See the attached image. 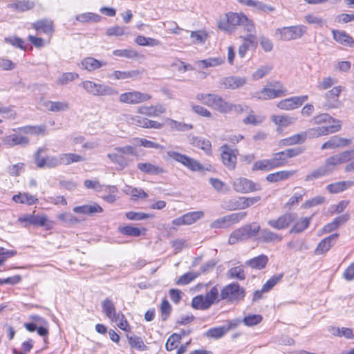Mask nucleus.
<instances>
[{
	"label": "nucleus",
	"mask_w": 354,
	"mask_h": 354,
	"mask_svg": "<svg viewBox=\"0 0 354 354\" xmlns=\"http://www.w3.org/2000/svg\"><path fill=\"white\" fill-rule=\"evenodd\" d=\"M197 100L202 104L223 114L231 112L232 103L225 100L221 95L214 93H198Z\"/></svg>",
	"instance_id": "1"
},
{
	"label": "nucleus",
	"mask_w": 354,
	"mask_h": 354,
	"mask_svg": "<svg viewBox=\"0 0 354 354\" xmlns=\"http://www.w3.org/2000/svg\"><path fill=\"white\" fill-rule=\"evenodd\" d=\"M80 86L88 93L94 96H115L118 95V91L115 88L104 84H97L86 80L80 84Z\"/></svg>",
	"instance_id": "2"
},
{
	"label": "nucleus",
	"mask_w": 354,
	"mask_h": 354,
	"mask_svg": "<svg viewBox=\"0 0 354 354\" xmlns=\"http://www.w3.org/2000/svg\"><path fill=\"white\" fill-rule=\"evenodd\" d=\"M167 155L169 158L180 163L192 171H202L205 169L203 165L198 160L176 151H167Z\"/></svg>",
	"instance_id": "3"
},
{
	"label": "nucleus",
	"mask_w": 354,
	"mask_h": 354,
	"mask_svg": "<svg viewBox=\"0 0 354 354\" xmlns=\"http://www.w3.org/2000/svg\"><path fill=\"white\" fill-rule=\"evenodd\" d=\"M218 289L214 286L205 296L198 295L192 299V306L196 309L206 310L209 308L217 299Z\"/></svg>",
	"instance_id": "4"
},
{
	"label": "nucleus",
	"mask_w": 354,
	"mask_h": 354,
	"mask_svg": "<svg viewBox=\"0 0 354 354\" xmlns=\"http://www.w3.org/2000/svg\"><path fill=\"white\" fill-rule=\"evenodd\" d=\"M307 30L303 25L283 27L276 30V35L283 41H290L301 38Z\"/></svg>",
	"instance_id": "5"
},
{
	"label": "nucleus",
	"mask_w": 354,
	"mask_h": 354,
	"mask_svg": "<svg viewBox=\"0 0 354 354\" xmlns=\"http://www.w3.org/2000/svg\"><path fill=\"white\" fill-rule=\"evenodd\" d=\"M243 14L229 12L223 17L218 21V28L221 30L231 34L235 30L236 26H241Z\"/></svg>",
	"instance_id": "6"
},
{
	"label": "nucleus",
	"mask_w": 354,
	"mask_h": 354,
	"mask_svg": "<svg viewBox=\"0 0 354 354\" xmlns=\"http://www.w3.org/2000/svg\"><path fill=\"white\" fill-rule=\"evenodd\" d=\"M353 158L354 151H344L326 158L324 165L329 170V173L332 174L336 166L347 162Z\"/></svg>",
	"instance_id": "7"
},
{
	"label": "nucleus",
	"mask_w": 354,
	"mask_h": 354,
	"mask_svg": "<svg viewBox=\"0 0 354 354\" xmlns=\"http://www.w3.org/2000/svg\"><path fill=\"white\" fill-rule=\"evenodd\" d=\"M245 297V290L238 283H232L224 287L221 291V299L230 301H239Z\"/></svg>",
	"instance_id": "8"
},
{
	"label": "nucleus",
	"mask_w": 354,
	"mask_h": 354,
	"mask_svg": "<svg viewBox=\"0 0 354 354\" xmlns=\"http://www.w3.org/2000/svg\"><path fill=\"white\" fill-rule=\"evenodd\" d=\"M47 149L45 147H40L37 149L35 153V162L38 167H48V168H54L60 165L61 162V154L59 156H47L46 158H43L40 156V154L43 152H46Z\"/></svg>",
	"instance_id": "9"
},
{
	"label": "nucleus",
	"mask_w": 354,
	"mask_h": 354,
	"mask_svg": "<svg viewBox=\"0 0 354 354\" xmlns=\"http://www.w3.org/2000/svg\"><path fill=\"white\" fill-rule=\"evenodd\" d=\"M270 85L274 88L264 87L260 92L256 93L254 97L266 100L281 97L286 92L280 82H276L274 84H271Z\"/></svg>",
	"instance_id": "10"
},
{
	"label": "nucleus",
	"mask_w": 354,
	"mask_h": 354,
	"mask_svg": "<svg viewBox=\"0 0 354 354\" xmlns=\"http://www.w3.org/2000/svg\"><path fill=\"white\" fill-rule=\"evenodd\" d=\"M297 219V214L295 213H285L277 218L270 219L268 225L277 230H286Z\"/></svg>",
	"instance_id": "11"
},
{
	"label": "nucleus",
	"mask_w": 354,
	"mask_h": 354,
	"mask_svg": "<svg viewBox=\"0 0 354 354\" xmlns=\"http://www.w3.org/2000/svg\"><path fill=\"white\" fill-rule=\"evenodd\" d=\"M151 98V96L148 93L133 91L122 93L119 97V100L122 103L136 104L147 102Z\"/></svg>",
	"instance_id": "12"
},
{
	"label": "nucleus",
	"mask_w": 354,
	"mask_h": 354,
	"mask_svg": "<svg viewBox=\"0 0 354 354\" xmlns=\"http://www.w3.org/2000/svg\"><path fill=\"white\" fill-rule=\"evenodd\" d=\"M340 129L341 121H336V124L310 128L304 131V133H306V138H314L337 132Z\"/></svg>",
	"instance_id": "13"
},
{
	"label": "nucleus",
	"mask_w": 354,
	"mask_h": 354,
	"mask_svg": "<svg viewBox=\"0 0 354 354\" xmlns=\"http://www.w3.org/2000/svg\"><path fill=\"white\" fill-rule=\"evenodd\" d=\"M221 159L225 167L229 170H234L236 167L237 160V149H232L227 145L221 147Z\"/></svg>",
	"instance_id": "14"
},
{
	"label": "nucleus",
	"mask_w": 354,
	"mask_h": 354,
	"mask_svg": "<svg viewBox=\"0 0 354 354\" xmlns=\"http://www.w3.org/2000/svg\"><path fill=\"white\" fill-rule=\"evenodd\" d=\"M232 186L233 189L239 193H250L261 189L259 185L243 177L236 178L233 181Z\"/></svg>",
	"instance_id": "15"
},
{
	"label": "nucleus",
	"mask_w": 354,
	"mask_h": 354,
	"mask_svg": "<svg viewBox=\"0 0 354 354\" xmlns=\"http://www.w3.org/2000/svg\"><path fill=\"white\" fill-rule=\"evenodd\" d=\"M342 88L340 86H335L325 93L324 106L326 109H338L342 106V102L339 100Z\"/></svg>",
	"instance_id": "16"
},
{
	"label": "nucleus",
	"mask_w": 354,
	"mask_h": 354,
	"mask_svg": "<svg viewBox=\"0 0 354 354\" xmlns=\"http://www.w3.org/2000/svg\"><path fill=\"white\" fill-rule=\"evenodd\" d=\"M247 82L245 77L229 76L222 77L219 81L220 87L224 89H236L244 86Z\"/></svg>",
	"instance_id": "17"
},
{
	"label": "nucleus",
	"mask_w": 354,
	"mask_h": 354,
	"mask_svg": "<svg viewBox=\"0 0 354 354\" xmlns=\"http://www.w3.org/2000/svg\"><path fill=\"white\" fill-rule=\"evenodd\" d=\"M3 143L10 147L15 146L25 147L29 143V138L27 136L18 133H12L6 136L2 139Z\"/></svg>",
	"instance_id": "18"
},
{
	"label": "nucleus",
	"mask_w": 354,
	"mask_h": 354,
	"mask_svg": "<svg viewBox=\"0 0 354 354\" xmlns=\"http://www.w3.org/2000/svg\"><path fill=\"white\" fill-rule=\"evenodd\" d=\"M351 143V140L349 139L344 138L338 136H334L323 143L321 147L322 149H333L336 148L345 147L348 146Z\"/></svg>",
	"instance_id": "19"
},
{
	"label": "nucleus",
	"mask_w": 354,
	"mask_h": 354,
	"mask_svg": "<svg viewBox=\"0 0 354 354\" xmlns=\"http://www.w3.org/2000/svg\"><path fill=\"white\" fill-rule=\"evenodd\" d=\"M103 313L112 322H116L120 317V312L117 313L113 302L109 298H106L102 302Z\"/></svg>",
	"instance_id": "20"
},
{
	"label": "nucleus",
	"mask_w": 354,
	"mask_h": 354,
	"mask_svg": "<svg viewBox=\"0 0 354 354\" xmlns=\"http://www.w3.org/2000/svg\"><path fill=\"white\" fill-rule=\"evenodd\" d=\"M166 111L164 104H156L154 106H142L138 109V113L149 117H157Z\"/></svg>",
	"instance_id": "21"
},
{
	"label": "nucleus",
	"mask_w": 354,
	"mask_h": 354,
	"mask_svg": "<svg viewBox=\"0 0 354 354\" xmlns=\"http://www.w3.org/2000/svg\"><path fill=\"white\" fill-rule=\"evenodd\" d=\"M42 105L46 110L54 113L64 112L70 108L69 104L66 101L46 100L43 102Z\"/></svg>",
	"instance_id": "22"
},
{
	"label": "nucleus",
	"mask_w": 354,
	"mask_h": 354,
	"mask_svg": "<svg viewBox=\"0 0 354 354\" xmlns=\"http://www.w3.org/2000/svg\"><path fill=\"white\" fill-rule=\"evenodd\" d=\"M18 220L21 223H25V227H27L28 225L43 227L46 223L47 217L46 216L26 214L24 216L19 217Z\"/></svg>",
	"instance_id": "23"
},
{
	"label": "nucleus",
	"mask_w": 354,
	"mask_h": 354,
	"mask_svg": "<svg viewBox=\"0 0 354 354\" xmlns=\"http://www.w3.org/2000/svg\"><path fill=\"white\" fill-rule=\"evenodd\" d=\"M332 33L333 39L339 44L350 48H354V39L345 31L333 30Z\"/></svg>",
	"instance_id": "24"
},
{
	"label": "nucleus",
	"mask_w": 354,
	"mask_h": 354,
	"mask_svg": "<svg viewBox=\"0 0 354 354\" xmlns=\"http://www.w3.org/2000/svg\"><path fill=\"white\" fill-rule=\"evenodd\" d=\"M339 234H333L322 240L315 249L316 254H322L328 252L333 245L335 244Z\"/></svg>",
	"instance_id": "25"
},
{
	"label": "nucleus",
	"mask_w": 354,
	"mask_h": 354,
	"mask_svg": "<svg viewBox=\"0 0 354 354\" xmlns=\"http://www.w3.org/2000/svg\"><path fill=\"white\" fill-rule=\"evenodd\" d=\"M137 167L142 173L149 175H160L165 171L160 166L150 162H139Z\"/></svg>",
	"instance_id": "26"
},
{
	"label": "nucleus",
	"mask_w": 354,
	"mask_h": 354,
	"mask_svg": "<svg viewBox=\"0 0 354 354\" xmlns=\"http://www.w3.org/2000/svg\"><path fill=\"white\" fill-rule=\"evenodd\" d=\"M271 121L277 127V131L281 128L288 127L296 121V118L287 115H273Z\"/></svg>",
	"instance_id": "27"
},
{
	"label": "nucleus",
	"mask_w": 354,
	"mask_h": 354,
	"mask_svg": "<svg viewBox=\"0 0 354 354\" xmlns=\"http://www.w3.org/2000/svg\"><path fill=\"white\" fill-rule=\"evenodd\" d=\"M46 130V125H28L22 127H19L17 129H14L13 131L15 132H20L24 134H29V135H40L45 133Z\"/></svg>",
	"instance_id": "28"
},
{
	"label": "nucleus",
	"mask_w": 354,
	"mask_h": 354,
	"mask_svg": "<svg viewBox=\"0 0 354 354\" xmlns=\"http://www.w3.org/2000/svg\"><path fill=\"white\" fill-rule=\"evenodd\" d=\"M259 239L264 243H274L281 241L283 236L268 229H260Z\"/></svg>",
	"instance_id": "29"
},
{
	"label": "nucleus",
	"mask_w": 354,
	"mask_h": 354,
	"mask_svg": "<svg viewBox=\"0 0 354 354\" xmlns=\"http://www.w3.org/2000/svg\"><path fill=\"white\" fill-rule=\"evenodd\" d=\"M354 185V180L339 181L327 185L326 189L330 194H337Z\"/></svg>",
	"instance_id": "30"
},
{
	"label": "nucleus",
	"mask_w": 354,
	"mask_h": 354,
	"mask_svg": "<svg viewBox=\"0 0 354 354\" xmlns=\"http://www.w3.org/2000/svg\"><path fill=\"white\" fill-rule=\"evenodd\" d=\"M35 6V3L30 0H15L8 5L9 8L18 12H25L31 10Z\"/></svg>",
	"instance_id": "31"
},
{
	"label": "nucleus",
	"mask_w": 354,
	"mask_h": 354,
	"mask_svg": "<svg viewBox=\"0 0 354 354\" xmlns=\"http://www.w3.org/2000/svg\"><path fill=\"white\" fill-rule=\"evenodd\" d=\"M81 65L83 68L88 71H93L95 70L100 68L102 66H106V63L104 62H100L93 57H88L84 58L81 62Z\"/></svg>",
	"instance_id": "32"
},
{
	"label": "nucleus",
	"mask_w": 354,
	"mask_h": 354,
	"mask_svg": "<svg viewBox=\"0 0 354 354\" xmlns=\"http://www.w3.org/2000/svg\"><path fill=\"white\" fill-rule=\"evenodd\" d=\"M268 262V257L265 254H261L246 261V265L252 268L261 270L266 267Z\"/></svg>",
	"instance_id": "33"
},
{
	"label": "nucleus",
	"mask_w": 354,
	"mask_h": 354,
	"mask_svg": "<svg viewBox=\"0 0 354 354\" xmlns=\"http://www.w3.org/2000/svg\"><path fill=\"white\" fill-rule=\"evenodd\" d=\"M191 144L196 147H198L205 151L207 155L212 153V144L209 140L201 139L198 137H193Z\"/></svg>",
	"instance_id": "34"
},
{
	"label": "nucleus",
	"mask_w": 354,
	"mask_h": 354,
	"mask_svg": "<svg viewBox=\"0 0 354 354\" xmlns=\"http://www.w3.org/2000/svg\"><path fill=\"white\" fill-rule=\"evenodd\" d=\"M61 154V162L62 165H68L72 163L84 162L86 160V158L80 156L77 153H64Z\"/></svg>",
	"instance_id": "35"
},
{
	"label": "nucleus",
	"mask_w": 354,
	"mask_h": 354,
	"mask_svg": "<svg viewBox=\"0 0 354 354\" xmlns=\"http://www.w3.org/2000/svg\"><path fill=\"white\" fill-rule=\"evenodd\" d=\"M296 173V171H280L273 174H270L266 176V180L271 183L278 182L288 179L290 176H293Z\"/></svg>",
	"instance_id": "36"
},
{
	"label": "nucleus",
	"mask_w": 354,
	"mask_h": 354,
	"mask_svg": "<svg viewBox=\"0 0 354 354\" xmlns=\"http://www.w3.org/2000/svg\"><path fill=\"white\" fill-rule=\"evenodd\" d=\"M329 170L327 169L325 166L323 165L316 169L312 171L305 177V180L310 182L317 180L318 178H321L324 176H326L330 175Z\"/></svg>",
	"instance_id": "37"
},
{
	"label": "nucleus",
	"mask_w": 354,
	"mask_h": 354,
	"mask_svg": "<svg viewBox=\"0 0 354 354\" xmlns=\"http://www.w3.org/2000/svg\"><path fill=\"white\" fill-rule=\"evenodd\" d=\"M242 196L231 198L223 201V207L229 211L243 209Z\"/></svg>",
	"instance_id": "38"
},
{
	"label": "nucleus",
	"mask_w": 354,
	"mask_h": 354,
	"mask_svg": "<svg viewBox=\"0 0 354 354\" xmlns=\"http://www.w3.org/2000/svg\"><path fill=\"white\" fill-rule=\"evenodd\" d=\"M312 220L310 217H303L297 220L290 230V233H301L308 227Z\"/></svg>",
	"instance_id": "39"
},
{
	"label": "nucleus",
	"mask_w": 354,
	"mask_h": 354,
	"mask_svg": "<svg viewBox=\"0 0 354 354\" xmlns=\"http://www.w3.org/2000/svg\"><path fill=\"white\" fill-rule=\"evenodd\" d=\"M224 62V58L222 57H209L203 60H199L196 62L198 68L204 69L209 67L219 66Z\"/></svg>",
	"instance_id": "40"
},
{
	"label": "nucleus",
	"mask_w": 354,
	"mask_h": 354,
	"mask_svg": "<svg viewBox=\"0 0 354 354\" xmlns=\"http://www.w3.org/2000/svg\"><path fill=\"white\" fill-rule=\"evenodd\" d=\"M165 122L172 130L174 131H187L193 128V126L190 124L178 122L170 118H167L165 120Z\"/></svg>",
	"instance_id": "41"
},
{
	"label": "nucleus",
	"mask_w": 354,
	"mask_h": 354,
	"mask_svg": "<svg viewBox=\"0 0 354 354\" xmlns=\"http://www.w3.org/2000/svg\"><path fill=\"white\" fill-rule=\"evenodd\" d=\"M32 26L37 31H41L46 34L53 31V22L48 19L38 20L32 24Z\"/></svg>",
	"instance_id": "42"
},
{
	"label": "nucleus",
	"mask_w": 354,
	"mask_h": 354,
	"mask_svg": "<svg viewBox=\"0 0 354 354\" xmlns=\"http://www.w3.org/2000/svg\"><path fill=\"white\" fill-rule=\"evenodd\" d=\"M107 157L113 163L118 165L121 169L127 167L129 164L127 159L122 153L117 151L108 153Z\"/></svg>",
	"instance_id": "43"
},
{
	"label": "nucleus",
	"mask_w": 354,
	"mask_h": 354,
	"mask_svg": "<svg viewBox=\"0 0 354 354\" xmlns=\"http://www.w3.org/2000/svg\"><path fill=\"white\" fill-rule=\"evenodd\" d=\"M12 200L15 203H20L27 205L35 204L38 201V199L35 196L30 195L27 193H20L19 194L14 195L12 197Z\"/></svg>",
	"instance_id": "44"
},
{
	"label": "nucleus",
	"mask_w": 354,
	"mask_h": 354,
	"mask_svg": "<svg viewBox=\"0 0 354 354\" xmlns=\"http://www.w3.org/2000/svg\"><path fill=\"white\" fill-rule=\"evenodd\" d=\"M139 74L140 71L138 70L129 71H115L110 77L115 80L135 79Z\"/></svg>",
	"instance_id": "45"
},
{
	"label": "nucleus",
	"mask_w": 354,
	"mask_h": 354,
	"mask_svg": "<svg viewBox=\"0 0 354 354\" xmlns=\"http://www.w3.org/2000/svg\"><path fill=\"white\" fill-rule=\"evenodd\" d=\"M75 19L81 23L98 22L101 19V16L93 12H85L77 15Z\"/></svg>",
	"instance_id": "46"
},
{
	"label": "nucleus",
	"mask_w": 354,
	"mask_h": 354,
	"mask_svg": "<svg viewBox=\"0 0 354 354\" xmlns=\"http://www.w3.org/2000/svg\"><path fill=\"white\" fill-rule=\"evenodd\" d=\"M135 42L141 46H158L161 44L159 40L155 38L146 37L142 35L137 36Z\"/></svg>",
	"instance_id": "47"
},
{
	"label": "nucleus",
	"mask_w": 354,
	"mask_h": 354,
	"mask_svg": "<svg viewBox=\"0 0 354 354\" xmlns=\"http://www.w3.org/2000/svg\"><path fill=\"white\" fill-rule=\"evenodd\" d=\"M306 140V133L301 132L299 133L293 135L289 138L283 139L281 142L283 145H292L299 143H303Z\"/></svg>",
	"instance_id": "48"
},
{
	"label": "nucleus",
	"mask_w": 354,
	"mask_h": 354,
	"mask_svg": "<svg viewBox=\"0 0 354 354\" xmlns=\"http://www.w3.org/2000/svg\"><path fill=\"white\" fill-rule=\"evenodd\" d=\"M248 239L245 232L243 230V227H240L236 230H234L230 236L228 242L230 244L233 245L236 243L241 241H245Z\"/></svg>",
	"instance_id": "49"
},
{
	"label": "nucleus",
	"mask_w": 354,
	"mask_h": 354,
	"mask_svg": "<svg viewBox=\"0 0 354 354\" xmlns=\"http://www.w3.org/2000/svg\"><path fill=\"white\" fill-rule=\"evenodd\" d=\"M336 121L339 120L334 119L328 113H321L319 115L315 116L310 120V122L313 124H322L333 122L335 123V124H336Z\"/></svg>",
	"instance_id": "50"
},
{
	"label": "nucleus",
	"mask_w": 354,
	"mask_h": 354,
	"mask_svg": "<svg viewBox=\"0 0 354 354\" xmlns=\"http://www.w3.org/2000/svg\"><path fill=\"white\" fill-rule=\"evenodd\" d=\"M297 99L295 97L284 99L277 104V107L284 110H292L298 108V104L296 103Z\"/></svg>",
	"instance_id": "51"
},
{
	"label": "nucleus",
	"mask_w": 354,
	"mask_h": 354,
	"mask_svg": "<svg viewBox=\"0 0 354 354\" xmlns=\"http://www.w3.org/2000/svg\"><path fill=\"white\" fill-rule=\"evenodd\" d=\"M200 275V273L189 272L183 274L176 281V284L184 286L189 284Z\"/></svg>",
	"instance_id": "52"
},
{
	"label": "nucleus",
	"mask_w": 354,
	"mask_h": 354,
	"mask_svg": "<svg viewBox=\"0 0 354 354\" xmlns=\"http://www.w3.org/2000/svg\"><path fill=\"white\" fill-rule=\"evenodd\" d=\"M274 169L270 159L261 160L255 162L252 166V171H269Z\"/></svg>",
	"instance_id": "53"
},
{
	"label": "nucleus",
	"mask_w": 354,
	"mask_h": 354,
	"mask_svg": "<svg viewBox=\"0 0 354 354\" xmlns=\"http://www.w3.org/2000/svg\"><path fill=\"white\" fill-rule=\"evenodd\" d=\"M272 167L274 168L283 166L287 160V158L283 151L276 153L273 157L270 158Z\"/></svg>",
	"instance_id": "54"
},
{
	"label": "nucleus",
	"mask_w": 354,
	"mask_h": 354,
	"mask_svg": "<svg viewBox=\"0 0 354 354\" xmlns=\"http://www.w3.org/2000/svg\"><path fill=\"white\" fill-rule=\"evenodd\" d=\"M79 75L75 73H63L57 80L59 85H65L78 78Z\"/></svg>",
	"instance_id": "55"
},
{
	"label": "nucleus",
	"mask_w": 354,
	"mask_h": 354,
	"mask_svg": "<svg viewBox=\"0 0 354 354\" xmlns=\"http://www.w3.org/2000/svg\"><path fill=\"white\" fill-rule=\"evenodd\" d=\"M204 216L202 211L191 212L183 215L185 225H191Z\"/></svg>",
	"instance_id": "56"
},
{
	"label": "nucleus",
	"mask_w": 354,
	"mask_h": 354,
	"mask_svg": "<svg viewBox=\"0 0 354 354\" xmlns=\"http://www.w3.org/2000/svg\"><path fill=\"white\" fill-rule=\"evenodd\" d=\"M243 227L248 239L254 237L260 232V225L257 223L245 225Z\"/></svg>",
	"instance_id": "57"
},
{
	"label": "nucleus",
	"mask_w": 354,
	"mask_h": 354,
	"mask_svg": "<svg viewBox=\"0 0 354 354\" xmlns=\"http://www.w3.org/2000/svg\"><path fill=\"white\" fill-rule=\"evenodd\" d=\"M227 332V328H226L225 326H222L219 327L212 328L208 330L206 335L208 337L218 339L222 337Z\"/></svg>",
	"instance_id": "58"
},
{
	"label": "nucleus",
	"mask_w": 354,
	"mask_h": 354,
	"mask_svg": "<svg viewBox=\"0 0 354 354\" xmlns=\"http://www.w3.org/2000/svg\"><path fill=\"white\" fill-rule=\"evenodd\" d=\"M115 56L124 57L129 59H133L138 57V53L133 49H118L113 52Z\"/></svg>",
	"instance_id": "59"
},
{
	"label": "nucleus",
	"mask_w": 354,
	"mask_h": 354,
	"mask_svg": "<svg viewBox=\"0 0 354 354\" xmlns=\"http://www.w3.org/2000/svg\"><path fill=\"white\" fill-rule=\"evenodd\" d=\"M126 216L128 219L132 221H140L147 218H151L153 217V214H146L143 212H129L126 213Z\"/></svg>",
	"instance_id": "60"
},
{
	"label": "nucleus",
	"mask_w": 354,
	"mask_h": 354,
	"mask_svg": "<svg viewBox=\"0 0 354 354\" xmlns=\"http://www.w3.org/2000/svg\"><path fill=\"white\" fill-rule=\"evenodd\" d=\"M57 218L66 224L74 225L79 223L80 220L71 213H62L57 215Z\"/></svg>",
	"instance_id": "61"
},
{
	"label": "nucleus",
	"mask_w": 354,
	"mask_h": 354,
	"mask_svg": "<svg viewBox=\"0 0 354 354\" xmlns=\"http://www.w3.org/2000/svg\"><path fill=\"white\" fill-rule=\"evenodd\" d=\"M246 215H247V213L245 212H241L233 213V214H231L229 215H226L225 216H226L229 227L231 225L239 223L240 221L243 219Z\"/></svg>",
	"instance_id": "62"
},
{
	"label": "nucleus",
	"mask_w": 354,
	"mask_h": 354,
	"mask_svg": "<svg viewBox=\"0 0 354 354\" xmlns=\"http://www.w3.org/2000/svg\"><path fill=\"white\" fill-rule=\"evenodd\" d=\"M283 277V274L272 276L263 285V291H270Z\"/></svg>",
	"instance_id": "63"
},
{
	"label": "nucleus",
	"mask_w": 354,
	"mask_h": 354,
	"mask_svg": "<svg viewBox=\"0 0 354 354\" xmlns=\"http://www.w3.org/2000/svg\"><path fill=\"white\" fill-rule=\"evenodd\" d=\"M227 275L230 278H236L240 280H243L245 278L244 270L241 266H236L231 268L228 271Z\"/></svg>",
	"instance_id": "64"
}]
</instances>
